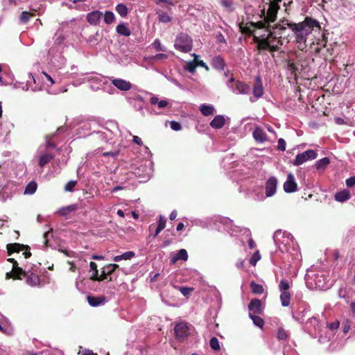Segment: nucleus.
Masks as SVG:
<instances>
[{
  "label": "nucleus",
  "mask_w": 355,
  "mask_h": 355,
  "mask_svg": "<svg viewBox=\"0 0 355 355\" xmlns=\"http://www.w3.org/2000/svg\"><path fill=\"white\" fill-rule=\"evenodd\" d=\"M103 17L106 24H112L115 21V15L112 11H106Z\"/></svg>",
  "instance_id": "nucleus-41"
},
{
  "label": "nucleus",
  "mask_w": 355,
  "mask_h": 355,
  "mask_svg": "<svg viewBox=\"0 0 355 355\" xmlns=\"http://www.w3.org/2000/svg\"><path fill=\"white\" fill-rule=\"evenodd\" d=\"M282 0H269V3H266L261 10L260 17L263 19L257 21L255 26L258 28H266L268 33L266 37H254V41L259 49L275 51L278 50L279 46L282 44L280 40H277L282 37L281 31L276 28V25L275 26L269 25V23L275 21L279 9V3Z\"/></svg>",
  "instance_id": "nucleus-1"
},
{
  "label": "nucleus",
  "mask_w": 355,
  "mask_h": 355,
  "mask_svg": "<svg viewBox=\"0 0 355 355\" xmlns=\"http://www.w3.org/2000/svg\"><path fill=\"white\" fill-rule=\"evenodd\" d=\"M19 191V186L17 184L12 182H8L0 191V200L4 202L12 199Z\"/></svg>",
  "instance_id": "nucleus-9"
},
{
  "label": "nucleus",
  "mask_w": 355,
  "mask_h": 355,
  "mask_svg": "<svg viewBox=\"0 0 355 355\" xmlns=\"http://www.w3.org/2000/svg\"><path fill=\"white\" fill-rule=\"evenodd\" d=\"M346 185L348 187H352L355 186V176L351 177V178L347 179L346 180Z\"/></svg>",
  "instance_id": "nucleus-64"
},
{
  "label": "nucleus",
  "mask_w": 355,
  "mask_h": 355,
  "mask_svg": "<svg viewBox=\"0 0 355 355\" xmlns=\"http://www.w3.org/2000/svg\"><path fill=\"white\" fill-rule=\"evenodd\" d=\"M284 190L286 193H293L297 191V184L295 182L294 175L290 173L287 175V179L283 185Z\"/></svg>",
  "instance_id": "nucleus-16"
},
{
  "label": "nucleus",
  "mask_w": 355,
  "mask_h": 355,
  "mask_svg": "<svg viewBox=\"0 0 355 355\" xmlns=\"http://www.w3.org/2000/svg\"><path fill=\"white\" fill-rule=\"evenodd\" d=\"M305 280L307 286L311 289L325 290L328 288L327 278L322 272L307 274Z\"/></svg>",
  "instance_id": "nucleus-3"
},
{
  "label": "nucleus",
  "mask_w": 355,
  "mask_h": 355,
  "mask_svg": "<svg viewBox=\"0 0 355 355\" xmlns=\"http://www.w3.org/2000/svg\"><path fill=\"white\" fill-rule=\"evenodd\" d=\"M302 67L300 68L294 62L288 60L287 64V69L292 75L297 76V73H300Z\"/></svg>",
  "instance_id": "nucleus-34"
},
{
  "label": "nucleus",
  "mask_w": 355,
  "mask_h": 355,
  "mask_svg": "<svg viewBox=\"0 0 355 355\" xmlns=\"http://www.w3.org/2000/svg\"><path fill=\"white\" fill-rule=\"evenodd\" d=\"M252 136L254 140L258 143H263L267 139V135L260 127H256L252 132Z\"/></svg>",
  "instance_id": "nucleus-21"
},
{
  "label": "nucleus",
  "mask_w": 355,
  "mask_h": 355,
  "mask_svg": "<svg viewBox=\"0 0 355 355\" xmlns=\"http://www.w3.org/2000/svg\"><path fill=\"white\" fill-rule=\"evenodd\" d=\"M89 267H90L91 270L92 271V274L90 277V279L92 280L97 275V274L98 273V271L97 270V265L94 262H92V261L90 262Z\"/></svg>",
  "instance_id": "nucleus-51"
},
{
  "label": "nucleus",
  "mask_w": 355,
  "mask_h": 355,
  "mask_svg": "<svg viewBox=\"0 0 355 355\" xmlns=\"http://www.w3.org/2000/svg\"><path fill=\"white\" fill-rule=\"evenodd\" d=\"M170 125H171V128L172 130H175V131H178V130H180L182 129V125L179 122H177V121H172L170 123Z\"/></svg>",
  "instance_id": "nucleus-59"
},
{
  "label": "nucleus",
  "mask_w": 355,
  "mask_h": 355,
  "mask_svg": "<svg viewBox=\"0 0 355 355\" xmlns=\"http://www.w3.org/2000/svg\"><path fill=\"white\" fill-rule=\"evenodd\" d=\"M24 248V245H21L19 243H12V244H9L7 245V250H8V253L9 255H10L12 253L15 252H19L21 250H22Z\"/></svg>",
  "instance_id": "nucleus-39"
},
{
  "label": "nucleus",
  "mask_w": 355,
  "mask_h": 355,
  "mask_svg": "<svg viewBox=\"0 0 355 355\" xmlns=\"http://www.w3.org/2000/svg\"><path fill=\"white\" fill-rule=\"evenodd\" d=\"M215 225L218 230L221 231L222 229L228 232L230 234H233L239 231H243L240 227L233 224V221L228 218L218 216L215 220Z\"/></svg>",
  "instance_id": "nucleus-6"
},
{
  "label": "nucleus",
  "mask_w": 355,
  "mask_h": 355,
  "mask_svg": "<svg viewBox=\"0 0 355 355\" xmlns=\"http://www.w3.org/2000/svg\"><path fill=\"white\" fill-rule=\"evenodd\" d=\"M128 100L130 104L136 103H144V99L139 94H131L128 97Z\"/></svg>",
  "instance_id": "nucleus-45"
},
{
  "label": "nucleus",
  "mask_w": 355,
  "mask_h": 355,
  "mask_svg": "<svg viewBox=\"0 0 355 355\" xmlns=\"http://www.w3.org/2000/svg\"><path fill=\"white\" fill-rule=\"evenodd\" d=\"M116 31L117 33L123 36H130L131 34V31L129 28L124 23H121L116 27Z\"/></svg>",
  "instance_id": "nucleus-29"
},
{
  "label": "nucleus",
  "mask_w": 355,
  "mask_h": 355,
  "mask_svg": "<svg viewBox=\"0 0 355 355\" xmlns=\"http://www.w3.org/2000/svg\"><path fill=\"white\" fill-rule=\"evenodd\" d=\"M243 234H246V236L248 238V245L250 249L254 248L256 244L252 239L250 237L251 233L248 229L244 228L243 229Z\"/></svg>",
  "instance_id": "nucleus-47"
},
{
  "label": "nucleus",
  "mask_w": 355,
  "mask_h": 355,
  "mask_svg": "<svg viewBox=\"0 0 355 355\" xmlns=\"http://www.w3.org/2000/svg\"><path fill=\"white\" fill-rule=\"evenodd\" d=\"M179 290L184 296H188L193 288L190 287H180Z\"/></svg>",
  "instance_id": "nucleus-58"
},
{
  "label": "nucleus",
  "mask_w": 355,
  "mask_h": 355,
  "mask_svg": "<svg viewBox=\"0 0 355 355\" xmlns=\"http://www.w3.org/2000/svg\"><path fill=\"white\" fill-rule=\"evenodd\" d=\"M288 337L287 332L283 328H279L277 330V338L279 340H286Z\"/></svg>",
  "instance_id": "nucleus-55"
},
{
  "label": "nucleus",
  "mask_w": 355,
  "mask_h": 355,
  "mask_svg": "<svg viewBox=\"0 0 355 355\" xmlns=\"http://www.w3.org/2000/svg\"><path fill=\"white\" fill-rule=\"evenodd\" d=\"M135 256V253L132 251H128L123 253L121 255L115 256L113 258V261L115 262H119L121 260H130Z\"/></svg>",
  "instance_id": "nucleus-30"
},
{
  "label": "nucleus",
  "mask_w": 355,
  "mask_h": 355,
  "mask_svg": "<svg viewBox=\"0 0 355 355\" xmlns=\"http://www.w3.org/2000/svg\"><path fill=\"white\" fill-rule=\"evenodd\" d=\"M310 306L308 305H305L302 311L293 313V317L295 320L301 322L304 320V317L308 312L310 311Z\"/></svg>",
  "instance_id": "nucleus-35"
},
{
  "label": "nucleus",
  "mask_w": 355,
  "mask_h": 355,
  "mask_svg": "<svg viewBox=\"0 0 355 355\" xmlns=\"http://www.w3.org/2000/svg\"><path fill=\"white\" fill-rule=\"evenodd\" d=\"M273 239L277 245H279L282 251H289L291 244L293 245V237L290 233L276 231Z\"/></svg>",
  "instance_id": "nucleus-4"
},
{
  "label": "nucleus",
  "mask_w": 355,
  "mask_h": 355,
  "mask_svg": "<svg viewBox=\"0 0 355 355\" xmlns=\"http://www.w3.org/2000/svg\"><path fill=\"white\" fill-rule=\"evenodd\" d=\"M76 184H77V181H76V180H71V181L68 182L65 184L64 190L66 191H73V189H74V187H76Z\"/></svg>",
  "instance_id": "nucleus-52"
},
{
  "label": "nucleus",
  "mask_w": 355,
  "mask_h": 355,
  "mask_svg": "<svg viewBox=\"0 0 355 355\" xmlns=\"http://www.w3.org/2000/svg\"><path fill=\"white\" fill-rule=\"evenodd\" d=\"M193 55L194 56V60L187 62L186 63V64L184 66V70H186L190 73H192L196 71V69L197 67L196 62H197V58H198V55H196L195 53H193Z\"/></svg>",
  "instance_id": "nucleus-32"
},
{
  "label": "nucleus",
  "mask_w": 355,
  "mask_h": 355,
  "mask_svg": "<svg viewBox=\"0 0 355 355\" xmlns=\"http://www.w3.org/2000/svg\"><path fill=\"white\" fill-rule=\"evenodd\" d=\"M209 345L211 349H213L215 351H218L220 349L218 340L216 337H212L210 339Z\"/></svg>",
  "instance_id": "nucleus-48"
},
{
  "label": "nucleus",
  "mask_w": 355,
  "mask_h": 355,
  "mask_svg": "<svg viewBox=\"0 0 355 355\" xmlns=\"http://www.w3.org/2000/svg\"><path fill=\"white\" fill-rule=\"evenodd\" d=\"M330 160L328 157H324L318 160L315 164V168L320 172H323L329 164Z\"/></svg>",
  "instance_id": "nucleus-28"
},
{
  "label": "nucleus",
  "mask_w": 355,
  "mask_h": 355,
  "mask_svg": "<svg viewBox=\"0 0 355 355\" xmlns=\"http://www.w3.org/2000/svg\"><path fill=\"white\" fill-rule=\"evenodd\" d=\"M280 291V301L282 306H288L290 304L291 294L289 292L291 283L286 279H282L278 286Z\"/></svg>",
  "instance_id": "nucleus-8"
},
{
  "label": "nucleus",
  "mask_w": 355,
  "mask_h": 355,
  "mask_svg": "<svg viewBox=\"0 0 355 355\" xmlns=\"http://www.w3.org/2000/svg\"><path fill=\"white\" fill-rule=\"evenodd\" d=\"M190 329L191 326L187 322L178 323L174 328L176 339L179 341H183L189 335Z\"/></svg>",
  "instance_id": "nucleus-11"
},
{
  "label": "nucleus",
  "mask_w": 355,
  "mask_h": 355,
  "mask_svg": "<svg viewBox=\"0 0 355 355\" xmlns=\"http://www.w3.org/2000/svg\"><path fill=\"white\" fill-rule=\"evenodd\" d=\"M220 3L227 11L232 12L233 10L232 2L230 0H220Z\"/></svg>",
  "instance_id": "nucleus-49"
},
{
  "label": "nucleus",
  "mask_w": 355,
  "mask_h": 355,
  "mask_svg": "<svg viewBox=\"0 0 355 355\" xmlns=\"http://www.w3.org/2000/svg\"><path fill=\"white\" fill-rule=\"evenodd\" d=\"M87 80L89 82L90 88L93 90L101 89L105 83V78L97 73L88 77Z\"/></svg>",
  "instance_id": "nucleus-13"
},
{
  "label": "nucleus",
  "mask_w": 355,
  "mask_h": 355,
  "mask_svg": "<svg viewBox=\"0 0 355 355\" xmlns=\"http://www.w3.org/2000/svg\"><path fill=\"white\" fill-rule=\"evenodd\" d=\"M168 58V55L165 53H158V54H156L155 55H154L153 57H152V60H165Z\"/></svg>",
  "instance_id": "nucleus-62"
},
{
  "label": "nucleus",
  "mask_w": 355,
  "mask_h": 355,
  "mask_svg": "<svg viewBox=\"0 0 355 355\" xmlns=\"http://www.w3.org/2000/svg\"><path fill=\"white\" fill-rule=\"evenodd\" d=\"M286 146V141L282 138L279 139L278 141H277V150H279L280 151H285Z\"/></svg>",
  "instance_id": "nucleus-56"
},
{
  "label": "nucleus",
  "mask_w": 355,
  "mask_h": 355,
  "mask_svg": "<svg viewBox=\"0 0 355 355\" xmlns=\"http://www.w3.org/2000/svg\"><path fill=\"white\" fill-rule=\"evenodd\" d=\"M250 287L252 292L254 294H262L264 291V288L261 284H257L254 282L250 283Z\"/></svg>",
  "instance_id": "nucleus-43"
},
{
  "label": "nucleus",
  "mask_w": 355,
  "mask_h": 355,
  "mask_svg": "<svg viewBox=\"0 0 355 355\" xmlns=\"http://www.w3.org/2000/svg\"><path fill=\"white\" fill-rule=\"evenodd\" d=\"M261 259V255L259 252L254 253L250 259V263L252 266H255L257 262Z\"/></svg>",
  "instance_id": "nucleus-57"
},
{
  "label": "nucleus",
  "mask_w": 355,
  "mask_h": 355,
  "mask_svg": "<svg viewBox=\"0 0 355 355\" xmlns=\"http://www.w3.org/2000/svg\"><path fill=\"white\" fill-rule=\"evenodd\" d=\"M107 276L108 275L106 273H104L103 270L102 274L101 275H98V273L97 275L92 280L102 282V281L106 279Z\"/></svg>",
  "instance_id": "nucleus-61"
},
{
  "label": "nucleus",
  "mask_w": 355,
  "mask_h": 355,
  "mask_svg": "<svg viewBox=\"0 0 355 355\" xmlns=\"http://www.w3.org/2000/svg\"><path fill=\"white\" fill-rule=\"evenodd\" d=\"M103 13L99 10H94L87 14L86 18L89 24L97 26L103 18Z\"/></svg>",
  "instance_id": "nucleus-18"
},
{
  "label": "nucleus",
  "mask_w": 355,
  "mask_h": 355,
  "mask_svg": "<svg viewBox=\"0 0 355 355\" xmlns=\"http://www.w3.org/2000/svg\"><path fill=\"white\" fill-rule=\"evenodd\" d=\"M24 270L26 271L25 273L19 274V277L23 275L26 277V282L28 285L31 286H37L40 285V279L38 275L32 272L29 269H27L26 267Z\"/></svg>",
  "instance_id": "nucleus-14"
},
{
  "label": "nucleus",
  "mask_w": 355,
  "mask_h": 355,
  "mask_svg": "<svg viewBox=\"0 0 355 355\" xmlns=\"http://www.w3.org/2000/svg\"><path fill=\"white\" fill-rule=\"evenodd\" d=\"M276 28L281 31L289 28L293 33L298 47L302 49L306 46L307 37L313 31H319L321 29L319 21L309 17L299 23L289 22L288 20L284 19L276 24Z\"/></svg>",
  "instance_id": "nucleus-2"
},
{
  "label": "nucleus",
  "mask_w": 355,
  "mask_h": 355,
  "mask_svg": "<svg viewBox=\"0 0 355 355\" xmlns=\"http://www.w3.org/2000/svg\"><path fill=\"white\" fill-rule=\"evenodd\" d=\"M87 302L91 306L96 307L98 306L103 305L105 302L104 296H87Z\"/></svg>",
  "instance_id": "nucleus-22"
},
{
  "label": "nucleus",
  "mask_w": 355,
  "mask_h": 355,
  "mask_svg": "<svg viewBox=\"0 0 355 355\" xmlns=\"http://www.w3.org/2000/svg\"><path fill=\"white\" fill-rule=\"evenodd\" d=\"M263 86L261 79L257 77V81L254 85L253 94L256 98H259L263 96Z\"/></svg>",
  "instance_id": "nucleus-26"
},
{
  "label": "nucleus",
  "mask_w": 355,
  "mask_h": 355,
  "mask_svg": "<svg viewBox=\"0 0 355 355\" xmlns=\"http://www.w3.org/2000/svg\"><path fill=\"white\" fill-rule=\"evenodd\" d=\"M92 135H95L98 139H101L103 141H108L110 139H112L111 133L110 132H107L105 131H98L96 132H93Z\"/></svg>",
  "instance_id": "nucleus-40"
},
{
  "label": "nucleus",
  "mask_w": 355,
  "mask_h": 355,
  "mask_svg": "<svg viewBox=\"0 0 355 355\" xmlns=\"http://www.w3.org/2000/svg\"><path fill=\"white\" fill-rule=\"evenodd\" d=\"M119 266V265L117 264H115V263H112V264H109V265H107L105 266L103 270V272L104 273H106L107 275H110L111 274H112L115 270L116 268H118Z\"/></svg>",
  "instance_id": "nucleus-46"
},
{
  "label": "nucleus",
  "mask_w": 355,
  "mask_h": 355,
  "mask_svg": "<svg viewBox=\"0 0 355 355\" xmlns=\"http://www.w3.org/2000/svg\"><path fill=\"white\" fill-rule=\"evenodd\" d=\"M166 222V220L164 216H159L158 225L155 230V232L153 236L154 238H155L160 233V232L165 228Z\"/></svg>",
  "instance_id": "nucleus-37"
},
{
  "label": "nucleus",
  "mask_w": 355,
  "mask_h": 355,
  "mask_svg": "<svg viewBox=\"0 0 355 355\" xmlns=\"http://www.w3.org/2000/svg\"><path fill=\"white\" fill-rule=\"evenodd\" d=\"M211 65L216 70L221 71L224 69L225 67V62L224 59L218 55L212 58Z\"/></svg>",
  "instance_id": "nucleus-25"
},
{
  "label": "nucleus",
  "mask_w": 355,
  "mask_h": 355,
  "mask_svg": "<svg viewBox=\"0 0 355 355\" xmlns=\"http://www.w3.org/2000/svg\"><path fill=\"white\" fill-rule=\"evenodd\" d=\"M225 123V119L224 116L218 114L214 116L209 125L214 129H220L224 126Z\"/></svg>",
  "instance_id": "nucleus-23"
},
{
  "label": "nucleus",
  "mask_w": 355,
  "mask_h": 355,
  "mask_svg": "<svg viewBox=\"0 0 355 355\" xmlns=\"http://www.w3.org/2000/svg\"><path fill=\"white\" fill-rule=\"evenodd\" d=\"M32 16V14H31L28 12L23 11L20 15V21L23 24H26L29 20L30 17Z\"/></svg>",
  "instance_id": "nucleus-50"
},
{
  "label": "nucleus",
  "mask_w": 355,
  "mask_h": 355,
  "mask_svg": "<svg viewBox=\"0 0 355 355\" xmlns=\"http://www.w3.org/2000/svg\"><path fill=\"white\" fill-rule=\"evenodd\" d=\"M150 103L153 105H157L158 108L163 109L166 107L169 103L167 100H161L159 101L158 98L157 96H153L150 98Z\"/></svg>",
  "instance_id": "nucleus-36"
},
{
  "label": "nucleus",
  "mask_w": 355,
  "mask_h": 355,
  "mask_svg": "<svg viewBox=\"0 0 355 355\" xmlns=\"http://www.w3.org/2000/svg\"><path fill=\"white\" fill-rule=\"evenodd\" d=\"M54 157L52 153H46L42 154L39 158V165L40 167H44Z\"/></svg>",
  "instance_id": "nucleus-31"
},
{
  "label": "nucleus",
  "mask_w": 355,
  "mask_h": 355,
  "mask_svg": "<svg viewBox=\"0 0 355 355\" xmlns=\"http://www.w3.org/2000/svg\"><path fill=\"white\" fill-rule=\"evenodd\" d=\"M8 261L12 263L13 266L12 272L6 273V279L14 278L21 279V277H19V274L25 273L26 271L24 270L23 268L18 266L17 261H15L14 259H8Z\"/></svg>",
  "instance_id": "nucleus-15"
},
{
  "label": "nucleus",
  "mask_w": 355,
  "mask_h": 355,
  "mask_svg": "<svg viewBox=\"0 0 355 355\" xmlns=\"http://www.w3.org/2000/svg\"><path fill=\"white\" fill-rule=\"evenodd\" d=\"M322 324L316 317L309 318L305 324L306 331L314 338L320 336Z\"/></svg>",
  "instance_id": "nucleus-10"
},
{
  "label": "nucleus",
  "mask_w": 355,
  "mask_h": 355,
  "mask_svg": "<svg viewBox=\"0 0 355 355\" xmlns=\"http://www.w3.org/2000/svg\"><path fill=\"white\" fill-rule=\"evenodd\" d=\"M115 10L121 17H125L128 14V9L123 3H119L116 6Z\"/></svg>",
  "instance_id": "nucleus-38"
},
{
  "label": "nucleus",
  "mask_w": 355,
  "mask_h": 355,
  "mask_svg": "<svg viewBox=\"0 0 355 355\" xmlns=\"http://www.w3.org/2000/svg\"><path fill=\"white\" fill-rule=\"evenodd\" d=\"M188 259L187 252L184 249L180 250L176 254L171 257V263H175L179 260L187 261Z\"/></svg>",
  "instance_id": "nucleus-24"
},
{
  "label": "nucleus",
  "mask_w": 355,
  "mask_h": 355,
  "mask_svg": "<svg viewBox=\"0 0 355 355\" xmlns=\"http://www.w3.org/2000/svg\"><path fill=\"white\" fill-rule=\"evenodd\" d=\"M42 75L44 76V78H46V80L48 82V83H46L47 86H52L55 83L54 80L52 78V77L50 75L47 74L45 72H42Z\"/></svg>",
  "instance_id": "nucleus-60"
},
{
  "label": "nucleus",
  "mask_w": 355,
  "mask_h": 355,
  "mask_svg": "<svg viewBox=\"0 0 355 355\" xmlns=\"http://www.w3.org/2000/svg\"><path fill=\"white\" fill-rule=\"evenodd\" d=\"M227 87L236 94H248L250 92V87L244 82L236 80L232 76L226 82Z\"/></svg>",
  "instance_id": "nucleus-5"
},
{
  "label": "nucleus",
  "mask_w": 355,
  "mask_h": 355,
  "mask_svg": "<svg viewBox=\"0 0 355 355\" xmlns=\"http://www.w3.org/2000/svg\"><path fill=\"white\" fill-rule=\"evenodd\" d=\"M351 194L348 190L344 189L337 192L335 194V200L338 202H343L349 199Z\"/></svg>",
  "instance_id": "nucleus-27"
},
{
  "label": "nucleus",
  "mask_w": 355,
  "mask_h": 355,
  "mask_svg": "<svg viewBox=\"0 0 355 355\" xmlns=\"http://www.w3.org/2000/svg\"><path fill=\"white\" fill-rule=\"evenodd\" d=\"M174 46L178 51L187 53L192 49L193 42L189 35L181 33L177 37Z\"/></svg>",
  "instance_id": "nucleus-7"
},
{
  "label": "nucleus",
  "mask_w": 355,
  "mask_h": 355,
  "mask_svg": "<svg viewBox=\"0 0 355 355\" xmlns=\"http://www.w3.org/2000/svg\"><path fill=\"white\" fill-rule=\"evenodd\" d=\"M103 156L104 157H108L110 156L112 158L115 159L119 155V151H109V152H105L103 154Z\"/></svg>",
  "instance_id": "nucleus-63"
},
{
  "label": "nucleus",
  "mask_w": 355,
  "mask_h": 355,
  "mask_svg": "<svg viewBox=\"0 0 355 355\" xmlns=\"http://www.w3.org/2000/svg\"><path fill=\"white\" fill-rule=\"evenodd\" d=\"M317 157V153L313 150H307L295 156L293 164L295 166H300L308 160H312Z\"/></svg>",
  "instance_id": "nucleus-12"
},
{
  "label": "nucleus",
  "mask_w": 355,
  "mask_h": 355,
  "mask_svg": "<svg viewBox=\"0 0 355 355\" xmlns=\"http://www.w3.org/2000/svg\"><path fill=\"white\" fill-rule=\"evenodd\" d=\"M200 111L202 115L207 116L212 115L214 113L215 109L212 105L202 104L200 107Z\"/></svg>",
  "instance_id": "nucleus-33"
},
{
  "label": "nucleus",
  "mask_w": 355,
  "mask_h": 355,
  "mask_svg": "<svg viewBox=\"0 0 355 355\" xmlns=\"http://www.w3.org/2000/svg\"><path fill=\"white\" fill-rule=\"evenodd\" d=\"M277 179L274 177H270L266 182V196L271 197L274 196L277 191Z\"/></svg>",
  "instance_id": "nucleus-17"
},
{
  "label": "nucleus",
  "mask_w": 355,
  "mask_h": 355,
  "mask_svg": "<svg viewBox=\"0 0 355 355\" xmlns=\"http://www.w3.org/2000/svg\"><path fill=\"white\" fill-rule=\"evenodd\" d=\"M153 47L157 51H165L166 48L162 45L160 41L159 40H155L153 43Z\"/></svg>",
  "instance_id": "nucleus-53"
},
{
  "label": "nucleus",
  "mask_w": 355,
  "mask_h": 355,
  "mask_svg": "<svg viewBox=\"0 0 355 355\" xmlns=\"http://www.w3.org/2000/svg\"><path fill=\"white\" fill-rule=\"evenodd\" d=\"M112 83L121 91H128L132 88V84L121 78H112Z\"/></svg>",
  "instance_id": "nucleus-19"
},
{
  "label": "nucleus",
  "mask_w": 355,
  "mask_h": 355,
  "mask_svg": "<svg viewBox=\"0 0 355 355\" xmlns=\"http://www.w3.org/2000/svg\"><path fill=\"white\" fill-rule=\"evenodd\" d=\"M159 20L162 23H168L171 21V18L167 13H161L159 15Z\"/></svg>",
  "instance_id": "nucleus-54"
},
{
  "label": "nucleus",
  "mask_w": 355,
  "mask_h": 355,
  "mask_svg": "<svg viewBox=\"0 0 355 355\" xmlns=\"http://www.w3.org/2000/svg\"><path fill=\"white\" fill-rule=\"evenodd\" d=\"M248 309L250 313L252 314H261L263 313V310L261 302L259 299H252L248 305Z\"/></svg>",
  "instance_id": "nucleus-20"
},
{
  "label": "nucleus",
  "mask_w": 355,
  "mask_h": 355,
  "mask_svg": "<svg viewBox=\"0 0 355 355\" xmlns=\"http://www.w3.org/2000/svg\"><path fill=\"white\" fill-rule=\"evenodd\" d=\"M249 316L252 320L253 323L257 327H260V328L263 327V326L264 324V321L261 317H259L258 315H253L252 313H249Z\"/></svg>",
  "instance_id": "nucleus-44"
},
{
  "label": "nucleus",
  "mask_w": 355,
  "mask_h": 355,
  "mask_svg": "<svg viewBox=\"0 0 355 355\" xmlns=\"http://www.w3.org/2000/svg\"><path fill=\"white\" fill-rule=\"evenodd\" d=\"M37 185L35 182L32 181L29 182L25 188L24 194L31 195L33 194L37 190Z\"/></svg>",
  "instance_id": "nucleus-42"
}]
</instances>
